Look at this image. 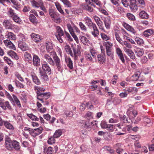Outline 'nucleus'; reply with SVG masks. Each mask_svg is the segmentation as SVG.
Wrapping results in <instances>:
<instances>
[{
    "instance_id": "nucleus-44",
    "label": "nucleus",
    "mask_w": 154,
    "mask_h": 154,
    "mask_svg": "<svg viewBox=\"0 0 154 154\" xmlns=\"http://www.w3.org/2000/svg\"><path fill=\"white\" fill-rule=\"evenodd\" d=\"M153 33V31L151 29H148L144 31L143 32L144 35L146 37L150 36Z\"/></svg>"
},
{
    "instance_id": "nucleus-31",
    "label": "nucleus",
    "mask_w": 154,
    "mask_h": 154,
    "mask_svg": "<svg viewBox=\"0 0 154 154\" xmlns=\"http://www.w3.org/2000/svg\"><path fill=\"white\" fill-rule=\"evenodd\" d=\"M132 11L135 12L137 10V6L136 2L130 3L129 6Z\"/></svg>"
},
{
    "instance_id": "nucleus-8",
    "label": "nucleus",
    "mask_w": 154,
    "mask_h": 154,
    "mask_svg": "<svg viewBox=\"0 0 154 154\" xmlns=\"http://www.w3.org/2000/svg\"><path fill=\"white\" fill-rule=\"evenodd\" d=\"M101 127L103 128L107 129L108 130L112 131L113 129V125L111 124H107L104 122H102L101 124Z\"/></svg>"
},
{
    "instance_id": "nucleus-21",
    "label": "nucleus",
    "mask_w": 154,
    "mask_h": 154,
    "mask_svg": "<svg viewBox=\"0 0 154 154\" xmlns=\"http://www.w3.org/2000/svg\"><path fill=\"white\" fill-rule=\"evenodd\" d=\"M24 58L26 61H27L29 63H31L32 60V56L30 54L26 52L24 54Z\"/></svg>"
},
{
    "instance_id": "nucleus-59",
    "label": "nucleus",
    "mask_w": 154,
    "mask_h": 154,
    "mask_svg": "<svg viewBox=\"0 0 154 154\" xmlns=\"http://www.w3.org/2000/svg\"><path fill=\"white\" fill-rule=\"evenodd\" d=\"M135 41L137 44L139 45H142L144 43L143 41V39L139 38H135Z\"/></svg>"
},
{
    "instance_id": "nucleus-48",
    "label": "nucleus",
    "mask_w": 154,
    "mask_h": 154,
    "mask_svg": "<svg viewBox=\"0 0 154 154\" xmlns=\"http://www.w3.org/2000/svg\"><path fill=\"white\" fill-rule=\"evenodd\" d=\"M11 18L12 19L14 22L17 23H20L21 22V20L20 18L17 15V14L14 15V16L11 17Z\"/></svg>"
},
{
    "instance_id": "nucleus-58",
    "label": "nucleus",
    "mask_w": 154,
    "mask_h": 154,
    "mask_svg": "<svg viewBox=\"0 0 154 154\" xmlns=\"http://www.w3.org/2000/svg\"><path fill=\"white\" fill-rule=\"evenodd\" d=\"M101 37L102 39L105 41H107L110 39V37L104 33H100Z\"/></svg>"
},
{
    "instance_id": "nucleus-27",
    "label": "nucleus",
    "mask_w": 154,
    "mask_h": 154,
    "mask_svg": "<svg viewBox=\"0 0 154 154\" xmlns=\"http://www.w3.org/2000/svg\"><path fill=\"white\" fill-rule=\"evenodd\" d=\"M124 27L128 31L131 32L135 34L136 33V31L131 26L128 24L125 23L124 24Z\"/></svg>"
},
{
    "instance_id": "nucleus-40",
    "label": "nucleus",
    "mask_w": 154,
    "mask_h": 154,
    "mask_svg": "<svg viewBox=\"0 0 154 154\" xmlns=\"http://www.w3.org/2000/svg\"><path fill=\"white\" fill-rule=\"evenodd\" d=\"M119 31L118 30H116L115 32V35L116 40L120 43H122V39L120 38L119 35Z\"/></svg>"
},
{
    "instance_id": "nucleus-37",
    "label": "nucleus",
    "mask_w": 154,
    "mask_h": 154,
    "mask_svg": "<svg viewBox=\"0 0 154 154\" xmlns=\"http://www.w3.org/2000/svg\"><path fill=\"white\" fill-rule=\"evenodd\" d=\"M12 97L13 99V102H14L19 107H21V106L20 103V101L17 96L14 94H13Z\"/></svg>"
},
{
    "instance_id": "nucleus-57",
    "label": "nucleus",
    "mask_w": 154,
    "mask_h": 154,
    "mask_svg": "<svg viewBox=\"0 0 154 154\" xmlns=\"http://www.w3.org/2000/svg\"><path fill=\"white\" fill-rule=\"evenodd\" d=\"M121 44L122 45H125L126 46V47H126L128 49H130L132 48L131 45L126 41H122V43Z\"/></svg>"
},
{
    "instance_id": "nucleus-51",
    "label": "nucleus",
    "mask_w": 154,
    "mask_h": 154,
    "mask_svg": "<svg viewBox=\"0 0 154 154\" xmlns=\"http://www.w3.org/2000/svg\"><path fill=\"white\" fill-rule=\"evenodd\" d=\"M62 133V132L60 130H58L54 133L53 137L55 138H57L61 135Z\"/></svg>"
},
{
    "instance_id": "nucleus-25",
    "label": "nucleus",
    "mask_w": 154,
    "mask_h": 154,
    "mask_svg": "<svg viewBox=\"0 0 154 154\" xmlns=\"http://www.w3.org/2000/svg\"><path fill=\"white\" fill-rule=\"evenodd\" d=\"M67 66L71 69L73 68L72 61L70 57H67L65 59Z\"/></svg>"
},
{
    "instance_id": "nucleus-56",
    "label": "nucleus",
    "mask_w": 154,
    "mask_h": 154,
    "mask_svg": "<svg viewBox=\"0 0 154 154\" xmlns=\"http://www.w3.org/2000/svg\"><path fill=\"white\" fill-rule=\"evenodd\" d=\"M7 36V37L10 39L14 40L16 38L14 34L11 32H8Z\"/></svg>"
},
{
    "instance_id": "nucleus-55",
    "label": "nucleus",
    "mask_w": 154,
    "mask_h": 154,
    "mask_svg": "<svg viewBox=\"0 0 154 154\" xmlns=\"http://www.w3.org/2000/svg\"><path fill=\"white\" fill-rule=\"evenodd\" d=\"M79 26L82 30L83 31H86L87 30V28L85 25L81 22L79 23Z\"/></svg>"
},
{
    "instance_id": "nucleus-7",
    "label": "nucleus",
    "mask_w": 154,
    "mask_h": 154,
    "mask_svg": "<svg viewBox=\"0 0 154 154\" xmlns=\"http://www.w3.org/2000/svg\"><path fill=\"white\" fill-rule=\"evenodd\" d=\"M41 69H42L43 72L45 73L50 75L51 73V70L49 66L47 64H42V66L41 67Z\"/></svg>"
},
{
    "instance_id": "nucleus-50",
    "label": "nucleus",
    "mask_w": 154,
    "mask_h": 154,
    "mask_svg": "<svg viewBox=\"0 0 154 154\" xmlns=\"http://www.w3.org/2000/svg\"><path fill=\"white\" fill-rule=\"evenodd\" d=\"M85 58L89 61H92L93 60V57H91V54L89 53L85 52Z\"/></svg>"
},
{
    "instance_id": "nucleus-42",
    "label": "nucleus",
    "mask_w": 154,
    "mask_h": 154,
    "mask_svg": "<svg viewBox=\"0 0 154 154\" xmlns=\"http://www.w3.org/2000/svg\"><path fill=\"white\" fill-rule=\"evenodd\" d=\"M103 45L105 46L106 50L112 48V44L109 42H104Z\"/></svg>"
},
{
    "instance_id": "nucleus-9",
    "label": "nucleus",
    "mask_w": 154,
    "mask_h": 154,
    "mask_svg": "<svg viewBox=\"0 0 154 154\" xmlns=\"http://www.w3.org/2000/svg\"><path fill=\"white\" fill-rule=\"evenodd\" d=\"M124 50L131 59H135V56L134 52L131 49H128L126 47H124Z\"/></svg>"
},
{
    "instance_id": "nucleus-16",
    "label": "nucleus",
    "mask_w": 154,
    "mask_h": 154,
    "mask_svg": "<svg viewBox=\"0 0 154 154\" xmlns=\"http://www.w3.org/2000/svg\"><path fill=\"white\" fill-rule=\"evenodd\" d=\"M31 75L33 81L35 84L39 85L41 84L40 80L34 73L31 72Z\"/></svg>"
},
{
    "instance_id": "nucleus-10",
    "label": "nucleus",
    "mask_w": 154,
    "mask_h": 154,
    "mask_svg": "<svg viewBox=\"0 0 154 154\" xmlns=\"http://www.w3.org/2000/svg\"><path fill=\"white\" fill-rule=\"evenodd\" d=\"M39 72L41 76V78L44 81H47L48 80V77L47 75V73L44 72L41 69V67L39 68Z\"/></svg>"
},
{
    "instance_id": "nucleus-46",
    "label": "nucleus",
    "mask_w": 154,
    "mask_h": 154,
    "mask_svg": "<svg viewBox=\"0 0 154 154\" xmlns=\"http://www.w3.org/2000/svg\"><path fill=\"white\" fill-rule=\"evenodd\" d=\"M16 14L14 12V11L12 8H9L8 12V14L10 17H12Z\"/></svg>"
},
{
    "instance_id": "nucleus-61",
    "label": "nucleus",
    "mask_w": 154,
    "mask_h": 154,
    "mask_svg": "<svg viewBox=\"0 0 154 154\" xmlns=\"http://www.w3.org/2000/svg\"><path fill=\"white\" fill-rule=\"evenodd\" d=\"M137 2L141 8H143L145 7V3L144 0H137Z\"/></svg>"
},
{
    "instance_id": "nucleus-15",
    "label": "nucleus",
    "mask_w": 154,
    "mask_h": 154,
    "mask_svg": "<svg viewBox=\"0 0 154 154\" xmlns=\"http://www.w3.org/2000/svg\"><path fill=\"white\" fill-rule=\"evenodd\" d=\"M18 46L23 51L28 50L29 48L25 42H24L19 43L18 44Z\"/></svg>"
},
{
    "instance_id": "nucleus-29",
    "label": "nucleus",
    "mask_w": 154,
    "mask_h": 154,
    "mask_svg": "<svg viewBox=\"0 0 154 154\" xmlns=\"http://www.w3.org/2000/svg\"><path fill=\"white\" fill-rule=\"evenodd\" d=\"M8 54L13 58H15L16 60H18L19 57L16 53L13 51H10L8 52Z\"/></svg>"
},
{
    "instance_id": "nucleus-43",
    "label": "nucleus",
    "mask_w": 154,
    "mask_h": 154,
    "mask_svg": "<svg viewBox=\"0 0 154 154\" xmlns=\"http://www.w3.org/2000/svg\"><path fill=\"white\" fill-rule=\"evenodd\" d=\"M140 75L139 72H135L132 76V80L134 81L137 80L140 77Z\"/></svg>"
},
{
    "instance_id": "nucleus-32",
    "label": "nucleus",
    "mask_w": 154,
    "mask_h": 154,
    "mask_svg": "<svg viewBox=\"0 0 154 154\" xmlns=\"http://www.w3.org/2000/svg\"><path fill=\"white\" fill-rule=\"evenodd\" d=\"M55 5L57 8V9L62 14L64 15V13L62 10L61 6L60 4L58 2L55 3Z\"/></svg>"
},
{
    "instance_id": "nucleus-23",
    "label": "nucleus",
    "mask_w": 154,
    "mask_h": 154,
    "mask_svg": "<svg viewBox=\"0 0 154 154\" xmlns=\"http://www.w3.org/2000/svg\"><path fill=\"white\" fill-rule=\"evenodd\" d=\"M103 21L106 28L107 29H109L110 28L111 24V20L108 17L105 18Z\"/></svg>"
},
{
    "instance_id": "nucleus-26",
    "label": "nucleus",
    "mask_w": 154,
    "mask_h": 154,
    "mask_svg": "<svg viewBox=\"0 0 154 154\" xmlns=\"http://www.w3.org/2000/svg\"><path fill=\"white\" fill-rule=\"evenodd\" d=\"M13 141H11V140H6L5 142V146L8 149L10 150L13 148V145H12Z\"/></svg>"
},
{
    "instance_id": "nucleus-38",
    "label": "nucleus",
    "mask_w": 154,
    "mask_h": 154,
    "mask_svg": "<svg viewBox=\"0 0 154 154\" xmlns=\"http://www.w3.org/2000/svg\"><path fill=\"white\" fill-rule=\"evenodd\" d=\"M46 47L47 50L48 52H50L51 53L53 52V45L52 44L51 42H48L46 43Z\"/></svg>"
},
{
    "instance_id": "nucleus-64",
    "label": "nucleus",
    "mask_w": 154,
    "mask_h": 154,
    "mask_svg": "<svg viewBox=\"0 0 154 154\" xmlns=\"http://www.w3.org/2000/svg\"><path fill=\"white\" fill-rule=\"evenodd\" d=\"M4 59L7 63L11 66L13 65V63L12 61L9 59L8 57H4Z\"/></svg>"
},
{
    "instance_id": "nucleus-52",
    "label": "nucleus",
    "mask_w": 154,
    "mask_h": 154,
    "mask_svg": "<svg viewBox=\"0 0 154 154\" xmlns=\"http://www.w3.org/2000/svg\"><path fill=\"white\" fill-rule=\"evenodd\" d=\"M30 2L32 6L34 7L39 8L40 6L36 0H31Z\"/></svg>"
},
{
    "instance_id": "nucleus-17",
    "label": "nucleus",
    "mask_w": 154,
    "mask_h": 154,
    "mask_svg": "<svg viewBox=\"0 0 154 154\" xmlns=\"http://www.w3.org/2000/svg\"><path fill=\"white\" fill-rule=\"evenodd\" d=\"M106 55L101 54H98L97 55V60L99 63L103 64L105 60Z\"/></svg>"
},
{
    "instance_id": "nucleus-41",
    "label": "nucleus",
    "mask_w": 154,
    "mask_h": 154,
    "mask_svg": "<svg viewBox=\"0 0 154 154\" xmlns=\"http://www.w3.org/2000/svg\"><path fill=\"white\" fill-rule=\"evenodd\" d=\"M96 23L100 29H101L104 32H105V30L103 26V22L101 20H100V21L98 20V21L96 22Z\"/></svg>"
},
{
    "instance_id": "nucleus-11",
    "label": "nucleus",
    "mask_w": 154,
    "mask_h": 154,
    "mask_svg": "<svg viewBox=\"0 0 154 154\" xmlns=\"http://www.w3.org/2000/svg\"><path fill=\"white\" fill-rule=\"evenodd\" d=\"M88 4L83 3L80 5L81 7L84 10L90 12L93 11V9L91 8Z\"/></svg>"
},
{
    "instance_id": "nucleus-13",
    "label": "nucleus",
    "mask_w": 154,
    "mask_h": 154,
    "mask_svg": "<svg viewBox=\"0 0 154 154\" xmlns=\"http://www.w3.org/2000/svg\"><path fill=\"white\" fill-rule=\"evenodd\" d=\"M30 36L33 40L35 41L37 43L40 42L41 41V38L38 34L32 33L31 34Z\"/></svg>"
},
{
    "instance_id": "nucleus-53",
    "label": "nucleus",
    "mask_w": 154,
    "mask_h": 154,
    "mask_svg": "<svg viewBox=\"0 0 154 154\" xmlns=\"http://www.w3.org/2000/svg\"><path fill=\"white\" fill-rule=\"evenodd\" d=\"M27 115L30 119L33 120L38 121L39 120V118H38L32 114H27Z\"/></svg>"
},
{
    "instance_id": "nucleus-35",
    "label": "nucleus",
    "mask_w": 154,
    "mask_h": 154,
    "mask_svg": "<svg viewBox=\"0 0 154 154\" xmlns=\"http://www.w3.org/2000/svg\"><path fill=\"white\" fill-rule=\"evenodd\" d=\"M12 145H13V148H14L16 150H18L20 149V146L19 145V143L17 141H13Z\"/></svg>"
},
{
    "instance_id": "nucleus-4",
    "label": "nucleus",
    "mask_w": 154,
    "mask_h": 154,
    "mask_svg": "<svg viewBox=\"0 0 154 154\" xmlns=\"http://www.w3.org/2000/svg\"><path fill=\"white\" fill-rule=\"evenodd\" d=\"M72 49L74 54L73 55L71 56L74 57V60H77L78 59V56L81 54L80 47L79 45H77V47H73Z\"/></svg>"
},
{
    "instance_id": "nucleus-28",
    "label": "nucleus",
    "mask_w": 154,
    "mask_h": 154,
    "mask_svg": "<svg viewBox=\"0 0 154 154\" xmlns=\"http://www.w3.org/2000/svg\"><path fill=\"white\" fill-rule=\"evenodd\" d=\"M124 27L128 31L131 32L135 34L136 33V31L131 26L128 24L125 23L124 24Z\"/></svg>"
},
{
    "instance_id": "nucleus-39",
    "label": "nucleus",
    "mask_w": 154,
    "mask_h": 154,
    "mask_svg": "<svg viewBox=\"0 0 154 154\" xmlns=\"http://www.w3.org/2000/svg\"><path fill=\"white\" fill-rule=\"evenodd\" d=\"M121 146V144L120 143H117L114 146L116 149V151L118 153L120 154L123 151V149L120 147Z\"/></svg>"
},
{
    "instance_id": "nucleus-47",
    "label": "nucleus",
    "mask_w": 154,
    "mask_h": 154,
    "mask_svg": "<svg viewBox=\"0 0 154 154\" xmlns=\"http://www.w3.org/2000/svg\"><path fill=\"white\" fill-rule=\"evenodd\" d=\"M65 49L66 52L69 54L71 56L73 55V54L72 52L71 48L69 45H66L65 46Z\"/></svg>"
},
{
    "instance_id": "nucleus-12",
    "label": "nucleus",
    "mask_w": 154,
    "mask_h": 154,
    "mask_svg": "<svg viewBox=\"0 0 154 154\" xmlns=\"http://www.w3.org/2000/svg\"><path fill=\"white\" fill-rule=\"evenodd\" d=\"M33 63L35 66H39L40 65V59L36 55H34L33 57Z\"/></svg>"
},
{
    "instance_id": "nucleus-54",
    "label": "nucleus",
    "mask_w": 154,
    "mask_h": 154,
    "mask_svg": "<svg viewBox=\"0 0 154 154\" xmlns=\"http://www.w3.org/2000/svg\"><path fill=\"white\" fill-rule=\"evenodd\" d=\"M34 89L35 90H37V93H41V91H44L45 90L44 88L40 87L38 86H35L34 87Z\"/></svg>"
},
{
    "instance_id": "nucleus-33",
    "label": "nucleus",
    "mask_w": 154,
    "mask_h": 154,
    "mask_svg": "<svg viewBox=\"0 0 154 154\" xmlns=\"http://www.w3.org/2000/svg\"><path fill=\"white\" fill-rule=\"evenodd\" d=\"M106 54L107 56L109 57L112 59L113 58L114 52L112 50V49L110 48L109 49L106 50Z\"/></svg>"
},
{
    "instance_id": "nucleus-18",
    "label": "nucleus",
    "mask_w": 154,
    "mask_h": 154,
    "mask_svg": "<svg viewBox=\"0 0 154 154\" xmlns=\"http://www.w3.org/2000/svg\"><path fill=\"white\" fill-rule=\"evenodd\" d=\"M3 24L7 29H10L14 26L11 22L8 20H5L3 22Z\"/></svg>"
},
{
    "instance_id": "nucleus-14",
    "label": "nucleus",
    "mask_w": 154,
    "mask_h": 154,
    "mask_svg": "<svg viewBox=\"0 0 154 154\" xmlns=\"http://www.w3.org/2000/svg\"><path fill=\"white\" fill-rule=\"evenodd\" d=\"M116 51L117 54L122 62L123 63H125V60L121 49L119 48H117L116 49Z\"/></svg>"
},
{
    "instance_id": "nucleus-19",
    "label": "nucleus",
    "mask_w": 154,
    "mask_h": 154,
    "mask_svg": "<svg viewBox=\"0 0 154 154\" xmlns=\"http://www.w3.org/2000/svg\"><path fill=\"white\" fill-rule=\"evenodd\" d=\"M87 25L89 28H91V26L94 23H93L90 18L88 17H86L84 19Z\"/></svg>"
},
{
    "instance_id": "nucleus-6",
    "label": "nucleus",
    "mask_w": 154,
    "mask_h": 154,
    "mask_svg": "<svg viewBox=\"0 0 154 154\" xmlns=\"http://www.w3.org/2000/svg\"><path fill=\"white\" fill-rule=\"evenodd\" d=\"M92 28L93 31L91 32L92 34L94 37H98L99 34V32L96 24L94 23L91 26V28Z\"/></svg>"
},
{
    "instance_id": "nucleus-60",
    "label": "nucleus",
    "mask_w": 154,
    "mask_h": 154,
    "mask_svg": "<svg viewBox=\"0 0 154 154\" xmlns=\"http://www.w3.org/2000/svg\"><path fill=\"white\" fill-rule=\"evenodd\" d=\"M4 107H5V109H3L4 110H6V108H7L8 109L10 110H11L12 109V108L9 104V103L8 101H6L4 103Z\"/></svg>"
},
{
    "instance_id": "nucleus-5",
    "label": "nucleus",
    "mask_w": 154,
    "mask_h": 154,
    "mask_svg": "<svg viewBox=\"0 0 154 154\" xmlns=\"http://www.w3.org/2000/svg\"><path fill=\"white\" fill-rule=\"evenodd\" d=\"M31 131V135L33 137H35L41 134L43 129L41 127H40L37 128L33 129Z\"/></svg>"
},
{
    "instance_id": "nucleus-62",
    "label": "nucleus",
    "mask_w": 154,
    "mask_h": 154,
    "mask_svg": "<svg viewBox=\"0 0 154 154\" xmlns=\"http://www.w3.org/2000/svg\"><path fill=\"white\" fill-rule=\"evenodd\" d=\"M55 137H51L48 140L47 142L49 144H52L55 142Z\"/></svg>"
},
{
    "instance_id": "nucleus-45",
    "label": "nucleus",
    "mask_w": 154,
    "mask_h": 154,
    "mask_svg": "<svg viewBox=\"0 0 154 154\" xmlns=\"http://www.w3.org/2000/svg\"><path fill=\"white\" fill-rule=\"evenodd\" d=\"M60 1L66 7L68 8L71 7L72 4L68 0H60Z\"/></svg>"
},
{
    "instance_id": "nucleus-20",
    "label": "nucleus",
    "mask_w": 154,
    "mask_h": 154,
    "mask_svg": "<svg viewBox=\"0 0 154 154\" xmlns=\"http://www.w3.org/2000/svg\"><path fill=\"white\" fill-rule=\"evenodd\" d=\"M29 19L30 21L35 25L37 24L38 23L37 19L33 14H30Z\"/></svg>"
},
{
    "instance_id": "nucleus-34",
    "label": "nucleus",
    "mask_w": 154,
    "mask_h": 154,
    "mask_svg": "<svg viewBox=\"0 0 154 154\" xmlns=\"http://www.w3.org/2000/svg\"><path fill=\"white\" fill-rule=\"evenodd\" d=\"M4 124L6 128L9 129L13 130L14 128L12 125L8 121H4Z\"/></svg>"
},
{
    "instance_id": "nucleus-1",
    "label": "nucleus",
    "mask_w": 154,
    "mask_h": 154,
    "mask_svg": "<svg viewBox=\"0 0 154 154\" xmlns=\"http://www.w3.org/2000/svg\"><path fill=\"white\" fill-rule=\"evenodd\" d=\"M51 53L53 54L54 63L51 64V65L54 66L55 65L58 70L59 71H60L61 68V64L60 59L57 56L55 52H51Z\"/></svg>"
},
{
    "instance_id": "nucleus-3",
    "label": "nucleus",
    "mask_w": 154,
    "mask_h": 154,
    "mask_svg": "<svg viewBox=\"0 0 154 154\" xmlns=\"http://www.w3.org/2000/svg\"><path fill=\"white\" fill-rule=\"evenodd\" d=\"M56 29L57 33V34L56 35V37L59 42L61 43L63 42V38L64 35V32L61 28L59 26H56Z\"/></svg>"
},
{
    "instance_id": "nucleus-49",
    "label": "nucleus",
    "mask_w": 154,
    "mask_h": 154,
    "mask_svg": "<svg viewBox=\"0 0 154 154\" xmlns=\"http://www.w3.org/2000/svg\"><path fill=\"white\" fill-rule=\"evenodd\" d=\"M93 113L90 112H88L85 116V118L88 119L93 118Z\"/></svg>"
},
{
    "instance_id": "nucleus-36",
    "label": "nucleus",
    "mask_w": 154,
    "mask_h": 154,
    "mask_svg": "<svg viewBox=\"0 0 154 154\" xmlns=\"http://www.w3.org/2000/svg\"><path fill=\"white\" fill-rule=\"evenodd\" d=\"M44 57L47 61L51 65L54 63L52 59L48 54H45L44 55Z\"/></svg>"
},
{
    "instance_id": "nucleus-24",
    "label": "nucleus",
    "mask_w": 154,
    "mask_h": 154,
    "mask_svg": "<svg viewBox=\"0 0 154 154\" xmlns=\"http://www.w3.org/2000/svg\"><path fill=\"white\" fill-rule=\"evenodd\" d=\"M79 39L85 45H88L89 42V40L85 36H81L79 37Z\"/></svg>"
},
{
    "instance_id": "nucleus-63",
    "label": "nucleus",
    "mask_w": 154,
    "mask_h": 154,
    "mask_svg": "<svg viewBox=\"0 0 154 154\" xmlns=\"http://www.w3.org/2000/svg\"><path fill=\"white\" fill-rule=\"evenodd\" d=\"M127 16L128 18L130 20L134 21L135 20L134 16L131 14L128 13L127 14Z\"/></svg>"
},
{
    "instance_id": "nucleus-2",
    "label": "nucleus",
    "mask_w": 154,
    "mask_h": 154,
    "mask_svg": "<svg viewBox=\"0 0 154 154\" xmlns=\"http://www.w3.org/2000/svg\"><path fill=\"white\" fill-rule=\"evenodd\" d=\"M37 98L41 101V103H44V100H46L50 96L49 93H37Z\"/></svg>"
},
{
    "instance_id": "nucleus-22",
    "label": "nucleus",
    "mask_w": 154,
    "mask_h": 154,
    "mask_svg": "<svg viewBox=\"0 0 154 154\" xmlns=\"http://www.w3.org/2000/svg\"><path fill=\"white\" fill-rule=\"evenodd\" d=\"M139 16L143 19H147L149 18V15L144 11H141L139 14Z\"/></svg>"
},
{
    "instance_id": "nucleus-30",
    "label": "nucleus",
    "mask_w": 154,
    "mask_h": 154,
    "mask_svg": "<svg viewBox=\"0 0 154 154\" xmlns=\"http://www.w3.org/2000/svg\"><path fill=\"white\" fill-rule=\"evenodd\" d=\"M135 52L136 55L139 57L142 56L144 54L143 50L139 48H137L135 50Z\"/></svg>"
}]
</instances>
